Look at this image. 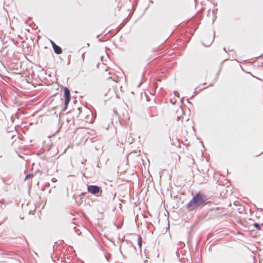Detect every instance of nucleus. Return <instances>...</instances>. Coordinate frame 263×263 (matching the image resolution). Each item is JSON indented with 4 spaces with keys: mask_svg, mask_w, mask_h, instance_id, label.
Returning <instances> with one entry per match:
<instances>
[{
    "mask_svg": "<svg viewBox=\"0 0 263 263\" xmlns=\"http://www.w3.org/2000/svg\"><path fill=\"white\" fill-rule=\"evenodd\" d=\"M207 196L201 192H198L193 195L192 199L186 204V209L189 212L202 208L210 201Z\"/></svg>",
    "mask_w": 263,
    "mask_h": 263,
    "instance_id": "nucleus-1",
    "label": "nucleus"
},
{
    "mask_svg": "<svg viewBox=\"0 0 263 263\" xmlns=\"http://www.w3.org/2000/svg\"><path fill=\"white\" fill-rule=\"evenodd\" d=\"M87 190L88 192L97 197L100 196L102 193L101 187L96 185H87Z\"/></svg>",
    "mask_w": 263,
    "mask_h": 263,
    "instance_id": "nucleus-2",
    "label": "nucleus"
},
{
    "mask_svg": "<svg viewBox=\"0 0 263 263\" xmlns=\"http://www.w3.org/2000/svg\"><path fill=\"white\" fill-rule=\"evenodd\" d=\"M51 43L52 44L54 52L58 54H60L62 53V48L57 44L54 43V42L51 41Z\"/></svg>",
    "mask_w": 263,
    "mask_h": 263,
    "instance_id": "nucleus-3",
    "label": "nucleus"
},
{
    "mask_svg": "<svg viewBox=\"0 0 263 263\" xmlns=\"http://www.w3.org/2000/svg\"><path fill=\"white\" fill-rule=\"evenodd\" d=\"M64 97L71 98L70 90L67 87L64 88Z\"/></svg>",
    "mask_w": 263,
    "mask_h": 263,
    "instance_id": "nucleus-4",
    "label": "nucleus"
},
{
    "mask_svg": "<svg viewBox=\"0 0 263 263\" xmlns=\"http://www.w3.org/2000/svg\"><path fill=\"white\" fill-rule=\"evenodd\" d=\"M214 38V36L213 37H211L207 43H205L204 42H203V45L206 47L209 46L212 44V43L213 42Z\"/></svg>",
    "mask_w": 263,
    "mask_h": 263,
    "instance_id": "nucleus-5",
    "label": "nucleus"
},
{
    "mask_svg": "<svg viewBox=\"0 0 263 263\" xmlns=\"http://www.w3.org/2000/svg\"><path fill=\"white\" fill-rule=\"evenodd\" d=\"M70 99L71 98H65L64 110H65L67 108L69 102L70 100Z\"/></svg>",
    "mask_w": 263,
    "mask_h": 263,
    "instance_id": "nucleus-6",
    "label": "nucleus"
},
{
    "mask_svg": "<svg viewBox=\"0 0 263 263\" xmlns=\"http://www.w3.org/2000/svg\"><path fill=\"white\" fill-rule=\"evenodd\" d=\"M142 243V238L140 235H138V245L140 249L141 248Z\"/></svg>",
    "mask_w": 263,
    "mask_h": 263,
    "instance_id": "nucleus-7",
    "label": "nucleus"
},
{
    "mask_svg": "<svg viewBox=\"0 0 263 263\" xmlns=\"http://www.w3.org/2000/svg\"><path fill=\"white\" fill-rule=\"evenodd\" d=\"M78 110L79 111V114H78V118H80L81 120H82V119H83V116H82V113H83V111H82V107H79V108H78Z\"/></svg>",
    "mask_w": 263,
    "mask_h": 263,
    "instance_id": "nucleus-8",
    "label": "nucleus"
},
{
    "mask_svg": "<svg viewBox=\"0 0 263 263\" xmlns=\"http://www.w3.org/2000/svg\"><path fill=\"white\" fill-rule=\"evenodd\" d=\"M253 226L257 230H260L261 229L259 223L257 222H255L253 223Z\"/></svg>",
    "mask_w": 263,
    "mask_h": 263,
    "instance_id": "nucleus-9",
    "label": "nucleus"
},
{
    "mask_svg": "<svg viewBox=\"0 0 263 263\" xmlns=\"http://www.w3.org/2000/svg\"><path fill=\"white\" fill-rule=\"evenodd\" d=\"M105 257L106 258V259L107 260V261H109V259L111 257V255L109 254V253H105Z\"/></svg>",
    "mask_w": 263,
    "mask_h": 263,
    "instance_id": "nucleus-10",
    "label": "nucleus"
},
{
    "mask_svg": "<svg viewBox=\"0 0 263 263\" xmlns=\"http://www.w3.org/2000/svg\"><path fill=\"white\" fill-rule=\"evenodd\" d=\"M33 176V174H27L26 177H25V180H27V179H29L30 178H31Z\"/></svg>",
    "mask_w": 263,
    "mask_h": 263,
    "instance_id": "nucleus-11",
    "label": "nucleus"
},
{
    "mask_svg": "<svg viewBox=\"0 0 263 263\" xmlns=\"http://www.w3.org/2000/svg\"><path fill=\"white\" fill-rule=\"evenodd\" d=\"M174 95H175V96L178 97V98H179V92L178 91H175L174 92Z\"/></svg>",
    "mask_w": 263,
    "mask_h": 263,
    "instance_id": "nucleus-12",
    "label": "nucleus"
},
{
    "mask_svg": "<svg viewBox=\"0 0 263 263\" xmlns=\"http://www.w3.org/2000/svg\"><path fill=\"white\" fill-rule=\"evenodd\" d=\"M197 89H198V88H196V89H195V90L194 91V93H195V95L196 94V93L197 92Z\"/></svg>",
    "mask_w": 263,
    "mask_h": 263,
    "instance_id": "nucleus-13",
    "label": "nucleus"
},
{
    "mask_svg": "<svg viewBox=\"0 0 263 263\" xmlns=\"http://www.w3.org/2000/svg\"><path fill=\"white\" fill-rule=\"evenodd\" d=\"M0 203H2L3 204V200H0Z\"/></svg>",
    "mask_w": 263,
    "mask_h": 263,
    "instance_id": "nucleus-14",
    "label": "nucleus"
},
{
    "mask_svg": "<svg viewBox=\"0 0 263 263\" xmlns=\"http://www.w3.org/2000/svg\"><path fill=\"white\" fill-rule=\"evenodd\" d=\"M223 50H224L226 52H227L225 48H223Z\"/></svg>",
    "mask_w": 263,
    "mask_h": 263,
    "instance_id": "nucleus-15",
    "label": "nucleus"
},
{
    "mask_svg": "<svg viewBox=\"0 0 263 263\" xmlns=\"http://www.w3.org/2000/svg\"><path fill=\"white\" fill-rule=\"evenodd\" d=\"M31 212H32V211H31V210H30V211H29V214H31Z\"/></svg>",
    "mask_w": 263,
    "mask_h": 263,
    "instance_id": "nucleus-16",
    "label": "nucleus"
},
{
    "mask_svg": "<svg viewBox=\"0 0 263 263\" xmlns=\"http://www.w3.org/2000/svg\"><path fill=\"white\" fill-rule=\"evenodd\" d=\"M0 208L3 209V207L2 206H0Z\"/></svg>",
    "mask_w": 263,
    "mask_h": 263,
    "instance_id": "nucleus-17",
    "label": "nucleus"
}]
</instances>
